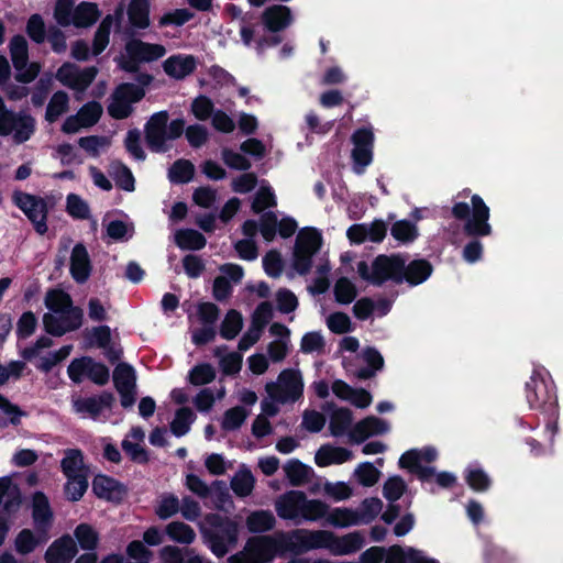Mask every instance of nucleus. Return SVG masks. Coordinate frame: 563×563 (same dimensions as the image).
Segmentation results:
<instances>
[{"mask_svg": "<svg viewBox=\"0 0 563 563\" xmlns=\"http://www.w3.org/2000/svg\"><path fill=\"white\" fill-rule=\"evenodd\" d=\"M330 525L336 528H347L361 523V516L357 510L351 508H334L329 517Z\"/></svg>", "mask_w": 563, "mask_h": 563, "instance_id": "obj_41", "label": "nucleus"}, {"mask_svg": "<svg viewBox=\"0 0 563 563\" xmlns=\"http://www.w3.org/2000/svg\"><path fill=\"white\" fill-rule=\"evenodd\" d=\"M195 18V13L189 9L181 8L163 14L158 21L159 26L175 25L183 26Z\"/></svg>", "mask_w": 563, "mask_h": 563, "instance_id": "obj_60", "label": "nucleus"}, {"mask_svg": "<svg viewBox=\"0 0 563 563\" xmlns=\"http://www.w3.org/2000/svg\"><path fill=\"white\" fill-rule=\"evenodd\" d=\"M113 93L115 97H119L132 104L144 98L145 90L133 82H122L115 87Z\"/></svg>", "mask_w": 563, "mask_h": 563, "instance_id": "obj_58", "label": "nucleus"}, {"mask_svg": "<svg viewBox=\"0 0 563 563\" xmlns=\"http://www.w3.org/2000/svg\"><path fill=\"white\" fill-rule=\"evenodd\" d=\"M374 140V133L369 128H358L353 132L351 136L353 144L351 157L356 174H362L364 168L373 162Z\"/></svg>", "mask_w": 563, "mask_h": 563, "instance_id": "obj_12", "label": "nucleus"}, {"mask_svg": "<svg viewBox=\"0 0 563 563\" xmlns=\"http://www.w3.org/2000/svg\"><path fill=\"white\" fill-rule=\"evenodd\" d=\"M249 412L242 406H235L228 409L222 419V429L227 431H233L239 429L245 421Z\"/></svg>", "mask_w": 563, "mask_h": 563, "instance_id": "obj_57", "label": "nucleus"}, {"mask_svg": "<svg viewBox=\"0 0 563 563\" xmlns=\"http://www.w3.org/2000/svg\"><path fill=\"white\" fill-rule=\"evenodd\" d=\"M278 219L275 212H263L260 218V232L266 242H272L277 233Z\"/></svg>", "mask_w": 563, "mask_h": 563, "instance_id": "obj_64", "label": "nucleus"}, {"mask_svg": "<svg viewBox=\"0 0 563 563\" xmlns=\"http://www.w3.org/2000/svg\"><path fill=\"white\" fill-rule=\"evenodd\" d=\"M196 416L189 407H181L176 410L175 417L170 422V431L175 437H183L190 430Z\"/></svg>", "mask_w": 563, "mask_h": 563, "instance_id": "obj_44", "label": "nucleus"}, {"mask_svg": "<svg viewBox=\"0 0 563 563\" xmlns=\"http://www.w3.org/2000/svg\"><path fill=\"white\" fill-rule=\"evenodd\" d=\"M12 202L32 222L36 233L43 235L47 232L48 206L44 198L15 190L12 195Z\"/></svg>", "mask_w": 563, "mask_h": 563, "instance_id": "obj_7", "label": "nucleus"}, {"mask_svg": "<svg viewBox=\"0 0 563 563\" xmlns=\"http://www.w3.org/2000/svg\"><path fill=\"white\" fill-rule=\"evenodd\" d=\"M84 454L79 449H68L60 461V468L65 476L86 475L84 470Z\"/></svg>", "mask_w": 563, "mask_h": 563, "instance_id": "obj_37", "label": "nucleus"}, {"mask_svg": "<svg viewBox=\"0 0 563 563\" xmlns=\"http://www.w3.org/2000/svg\"><path fill=\"white\" fill-rule=\"evenodd\" d=\"M331 553L334 555H347L357 552L364 545V537L358 531L350 532L342 537L333 533Z\"/></svg>", "mask_w": 563, "mask_h": 563, "instance_id": "obj_29", "label": "nucleus"}, {"mask_svg": "<svg viewBox=\"0 0 563 563\" xmlns=\"http://www.w3.org/2000/svg\"><path fill=\"white\" fill-rule=\"evenodd\" d=\"M333 294L338 303L349 305L356 298L357 289L347 277H340L334 284Z\"/></svg>", "mask_w": 563, "mask_h": 563, "instance_id": "obj_48", "label": "nucleus"}, {"mask_svg": "<svg viewBox=\"0 0 563 563\" xmlns=\"http://www.w3.org/2000/svg\"><path fill=\"white\" fill-rule=\"evenodd\" d=\"M454 219L465 221L463 233L468 238L489 236L493 228L489 224L490 210L479 195L471 197L467 202H455L451 209Z\"/></svg>", "mask_w": 563, "mask_h": 563, "instance_id": "obj_3", "label": "nucleus"}, {"mask_svg": "<svg viewBox=\"0 0 563 563\" xmlns=\"http://www.w3.org/2000/svg\"><path fill=\"white\" fill-rule=\"evenodd\" d=\"M9 49L13 67L16 70L15 80L21 84L32 82L41 71V65L36 62L29 64V46L25 37L14 35L9 43Z\"/></svg>", "mask_w": 563, "mask_h": 563, "instance_id": "obj_9", "label": "nucleus"}, {"mask_svg": "<svg viewBox=\"0 0 563 563\" xmlns=\"http://www.w3.org/2000/svg\"><path fill=\"white\" fill-rule=\"evenodd\" d=\"M325 407L328 409H332L329 423L331 434L336 438L342 437L346 433L352 424V411L345 407L335 408L333 402H327Z\"/></svg>", "mask_w": 563, "mask_h": 563, "instance_id": "obj_30", "label": "nucleus"}, {"mask_svg": "<svg viewBox=\"0 0 563 563\" xmlns=\"http://www.w3.org/2000/svg\"><path fill=\"white\" fill-rule=\"evenodd\" d=\"M389 430V424L375 416H368L354 424L350 431L351 441L362 443L372 435L385 434Z\"/></svg>", "mask_w": 563, "mask_h": 563, "instance_id": "obj_18", "label": "nucleus"}, {"mask_svg": "<svg viewBox=\"0 0 563 563\" xmlns=\"http://www.w3.org/2000/svg\"><path fill=\"white\" fill-rule=\"evenodd\" d=\"M40 543L41 540L34 536L33 531L25 528L15 537L14 548L19 554L26 555L33 552Z\"/></svg>", "mask_w": 563, "mask_h": 563, "instance_id": "obj_53", "label": "nucleus"}, {"mask_svg": "<svg viewBox=\"0 0 563 563\" xmlns=\"http://www.w3.org/2000/svg\"><path fill=\"white\" fill-rule=\"evenodd\" d=\"M197 68V58L194 55H172L163 63L164 71L176 80L185 79Z\"/></svg>", "mask_w": 563, "mask_h": 563, "instance_id": "obj_21", "label": "nucleus"}, {"mask_svg": "<svg viewBox=\"0 0 563 563\" xmlns=\"http://www.w3.org/2000/svg\"><path fill=\"white\" fill-rule=\"evenodd\" d=\"M165 532L168 538L177 543L189 545L196 539L195 530L183 521H172L166 528Z\"/></svg>", "mask_w": 563, "mask_h": 563, "instance_id": "obj_36", "label": "nucleus"}, {"mask_svg": "<svg viewBox=\"0 0 563 563\" xmlns=\"http://www.w3.org/2000/svg\"><path fill=\"white\" fill-rule=\"evenodd\" d=\"M433 266L426 258L412 260L408 264L405 263L404 282L410 286H418L424 283L432 274Z\"/></svg>", "mask_w": 563, "mask_h": 563, "instance_id": "obj_27", "label": "nucleus"}, {"mask_svg": "<svg viewBox=\"0 0 563 563\" xmlns=\"http://www.w3.org/2000/svg\"><path fill=\"white\" fill-rule=\"evenodd\" d=\"M276 525V519L269 510H256L246 518V527L252 533L271 531Z\"/></svg>", "mask_w": 563, "mask_h": 563, "instance_id": "obj_32", "label": "nucleus"}, {"mask_svg": "<svg viewBox=\"0 0 563 563\" xmlns=\"http://www.w3.org/2000/svg\"><path fill=\"white\" fill-rule=\"evenodd\" d=\"M26 34L36 44H42L46 37L45 23L41 14H32L26 23Z\"/></svg>", "mask_w": 563, "mask_h": 563, "instance_id": "obj_63", "label": "nucleus"}, {"mask_svg": "<svg viewBox=\"0 0 563 563\" xmlns=\"http://www.w3.org/2000/svg\"><path fill=\"white\" fill-rule=\"evenodd\" d=\"M85 128H90L98 123L102 115V106L98 101L85 103L77 112Z\"/></svg>", "mask_w": 563, "mask_h": 563, "instance_id": "obj_61", "label": "nucleus"}, {"mask_svg": "<svg viewBox=\"0 0 563 563\" xmlns=\"http://www.w3.org/2000/svg\"><path fill=\"white\" fill-rule=\"evenodd\" d=\"M191 112L199 121H206L216 112L213 101L200 95L192 100Z\"/></svg>", "mask_w": 563, "mask_h": 563, "instance_id": "obj_62", "label": "nucleus"}, {"mask_svg": "<svg viewBox=\"0 0 563 563\" xmlns=\"http://www.w3.org/2000/svg\"><path fill=\"white\" fill-rule=\"evenodd\" d=\"M126 56L117 58L118 67L125 73H137L142 63H151L162 58L166 48L162 44L132 38L125 44Z\"/></svg>", "mask_w": 563, "mask_h": 563, "instance_id": "obj_5", "label": "nucleus"}, {"mask_svg": "<svg viewBox=\"0 0 563 563\" xmlns=\"http://www.w3.org/2000/svg\"><path fill=\"white\" fill-rule=\"evenodd\" d=\"M464 478L467 485L478 493L488 490L492 485L489 476L482 468H467Z\"/></svg>", "mask_w": 563, "mask_h": 563, "instance_id": "obj_52", "label": "nucleus"}, {"mask_svg": "<svg viewBox=\"0 0 563 563\" xmlns=\"http://www.w3.org/2000/svg\"><path fill=\"white\" fill-rule=\"evenodd\" d=\"M112 378L117 390L135 388V371L133 366L128 363H119L114 367Z\"/></svg>", "mask_w": 563, "mask_h": 563, "instance_id": "obj_45", "label": "nucleus"}, {"mask_svg": "<svg viewBox=\"0 0 563 563\" xmlns=\"http://www.w3.org/2000/svg\"><path fill=\"white\" fill-rule=\"evenodd\" d=\"M243 328V318L240 311L230 309L220 324V335L225 340H233Z\"/></svg>", "mask_w": 563, "mask_h": 563, "instance_id": "obj_38", "label": "nucleus"}, {"mask_svg": "<svg viewBox=\"0 0 563 563\" xmlns=\"http://www.w3.org/2000/svg\"><path fill=\"white\" fill-rule=\"evenodd\" d=\"M65 495L70 501H78L82 498L88 489L87 475L66 476Z\"/></svg>", "mask_w": 563, "mask_h": 563, "instance_id": "obj_47", "label": "nucleus"}, {"mask_svg": "<svg viewBox=\"0 0 563 563\" xmlns=\"http://www.w3.org/2000/svg\"><path fill=\"white\" fill-rule=\"evenodd\" d=\"M266 391L277 402H292L299 400L303 394V382L300 371L286 368L278 375L277 383H267Z\"/></svg>", "mask_w": 563, "mask_h": 563, "instance_id": "obj_8", "label": "nucleus"}, {"mask_svg": "<svg viewBox=\"0 0 563 563\" xmlns=\"http://www.w3.org/2000/svg\"><path fill=\"white\" fill-rule=\"evenodd\" d=\"M216 371L209 363H201L194 366L188 374V380L194 386H202L213 382Z\"/></svg>", "mask_w": 563, "mask_h": 563, "instance_id": "obj_50", "label": "nucleus"}, {"mask_svg": "<svg viewBox=\"0 0 563 563\" xmlns=\"http://www.w3.org/2000/svg\"><path fill=\"white\" fill-rule=\"evenodd\" d=\"M159 556L163 563H212L189 547L165 545L161 549Z\"/></svg>", "mask_w": 563, "mask_h": 563, "instance_id": "obj_23", "label": "nucleus"}, {"mask_svg": "<svg viewBox=\"0 0 563 563\" xmlns=\"http://www.w3.org/2000/svg\"><path fill=\"white\" fill-rule=\"evenodd\" d=\"M73 299L70 295L63 289H49L45 296L46 308L54 313H62L71 308Z\"/></svg>", "mask_w": 563, "mask_h": 563, "instance_id": "obj_43", "label": "nucleus"}, {"mask_svg": "<svg viewBox=\"0 0 563 563\" xmlns=\"http://www.w3.org/2000/svg\"><path fill=\"white\" fill-rule=\"evenodd\" d=\"M32 518L37 532L46 534L52 527L54 515L47 496L43 492L33 495Z\"/></svg>", "mask_w": 563, "mask_h": 563, "instance_id": "obj_19", "label": "nucleus"}, {"mask_svg": "<svg viewBox=\"0 0 563 563\" xmlns=\"http://www.w3.org/2000/svg\"><path fill=\"white\" fill-rule=\"evenodd\" d=\"M353 457L352 451L342 446L323 444L316 453L314 462L320 467L343 464Z\"/></svg>", "mask_w": 563, "mask_h": 563, "instance_id": "obj_26", "label": "nucleus"}, {"mask_svg": "<svg viewBox=\"0 0 563 563\" xmlns=\"http://www.w3.org/2000/svg\"><path fill=\"white\" fill-rule=\"evenodd\" d=\"M284 471L292 486H301L309 481L312 468L299 460H290Z\"/></svg>", "mask_w": 563, "mask_h": 563, "instance_id": "obj_35", "label": "nucleus"}, {"mask_svg": "<svg viewBox=\"0 0 563 563\" xmlns=\"http://www.w3.org/2000/svg\"><path fill=\"white\" fill-rule=\"evenodd\" d=\"M151 3L148 0H131L126 14L133 29L145 30L151 25L150 19Z\"/></svg>", "mask_w": 563, "mask_h": 563, "instance_id": "obj_28", "label": "nucleus"}, {"mask_svg": "<svg viewBox=\"0 0 563 563\" xmlns=\"http://www.w3.org/2000/svg\"><path fill=\"white\" fill-rule=\"evenodd\" d=\"M69 98L64 90L53 93L45 112V120L49 123L55 122L63 113L68 110Z\"/></svg>", "mask_w": 563, "mask_h": 563, "instance_id": "obj_42", "label": "nucleus"}, {"mask_svg": "<svg viewBox=\"0 0 563 563\" xmlns=\"http://www.w3.org/2000/svg\"><path fill=\"white\" fill-rule=\"evenodd\" d=\"M372 268H374V286H382L386 282L391 280L396 284L404 283V269H405V255L400 253L396 254H379L372 262Z\"/></svg>", "mask_w": 563, "mask_h": 563, "instance_id": "obj_11", "label": "nucleus"}, {"mask_svg": "<svg viewBox=\"0 0 563 563\" xmlns=\"http://www.w3.org/2000/svg\"><path fill=\"white\" fill-rule=\"evenodd\" d=\"M69 269L70 275L76 283L84 284L88 280L92 271V265L88 251L82 243H77L73 247Z\"/></svg>", "mask_w": 563, "mask_h": 563, "instance_id": "obj_20", "label": "nucleus"}, {"mask_svg": "<svg viewBox=\"0 0 563 563\" xmlns=\"http://www.w3.org/2000/svg\"><path fill=\"white\" fill-rule=\"evenodd\" d=\"M207 522L212 529L202 531L205 543L217 558L225 556L229 548L238 541V523L218 514L209 515Z\"/></svg>", "mask_w": 563, "mask_h": 563, "instance_id": "obj_4", "label": "nucleus"}, {"mask_svg": "<svg viewBox=\"0 0 563 563\" xmlns=\"http://www.w3.org/2000/svg\"><path fill=\"white\" fill-rule=\"evenodd\" d=\"M175 240L177 246L181 250L200 251L207 244L205 235L194 229H181L177 231Z\"/></svg>", "mask_w": 563, "mask_h": 563, "instance_id": "obj_33", "label": "nucleus"}, {"mask_svg": "<svg viewBox=\"0 0 563 563\" xmlns=\"http://www.w3.org/2000/svg\"><path fill=\"white\" fill-rule=\"evenodd\" d=\"M306 494L301 490H289L276 501L275 508L282 519H295L301 517Z\"/></svg>", "mask_w": 563, "mask_h": 563, "instance_id": "obj_22", "label": "nucleus"}, {"mask_svg": "<svg viewBox=\"0 0 563 563\" xmlns=\"http://www.w3.org/2000/svg\"><path fill=\"white\" fill-rule=\"evenodd\" d=\"M186 122L183 118L169 122L166 110L153 113L144 124V139L153 153H166L170 150L168 141L179 139L185 131Z\"/></svg>", "mask_w": 563, "mask_h": 563, "instance_id": "obj_2", "label": "nucleus"}, {"mask_svg": "<svg viewBox=\"0 0 563 563\" xmlns=\"http://www.w3.org/2000/svg\"><path fill=\"white\" fill-rule=\"evenodd\" d=\"M246 552L251 553L263 563L273 559L278 550V542L271 536L251 537L244 547Z\"/></svg>", "mask_w": 563, "mask_h": 563, "instance_id": "obj_25", "label": "nucleus"}, {"mask_svg": "<svg viewBox=\"0 0 563 563\" xmlns=\"http://www.w3.org/2000/svg\"><path fill=\"white\" fill-rule=\"evenodd\" d=\"M390 234L404 244L413 242L419 235L417 225L409 220H399L393 223Z\"/></svg>", "mask_w": 563, "mask_h": 563, "instance_id": "obj_46", "label": "nucleus"}, {"mask_svg": "<svg viewBox=\"0 0 563 563\" xmlns=\"http://www.w3.org/2000/svg\"><path fill=\"white\" fill-rule=\"evenodd\" d=\"M112 26V16L107 15L98 26L93 41H92V54L95 56L101 54L109 44L110 32Z\"/></svg>", "mask_w": 563, "mask_h": 563, "instance_id": "obj_49", "label": "nucleus"}, {"mask_svg": "<svg viewBox=\"0 0 563 563\" xmlns=\"http://www.w3.org/2000/svg\"><path fill=\"white\" fill-rule=\"evenodd\" d=\"M262 20L268 31L277 33L285 30L291 23L292 15L288 7L274 4L264 10Z\"/></svg>", "mask_w": 563, "mask_h": 563, "instance_id": "obj_24", "label": "nucleus"}, {"mask_svg": "<svg viewBox=\"0 0 563 563\" xmlns=\"http://www.w3.org/2000/svg\"><path fill=\"white\" fill-rule=\"evenodd\" d=\"M115 397L111 391L103 390L99 395L73 399L71 406L76 413L97 420L103 410H112Z\"/></svg>", "mask_w": 563, "mask_h": 563, "instance_id": "obj_14", "label": "nucleus"}, {"mask_svg": "<svg viewBox=\"0 0 563 563\" xmlns=\"http://www.w3.org/2000/svg\"><path fill=\"white\" fill-rule=\"evenodd\" d=\"M195 176V165L186 158L173 163L168 170V178L173 184H188Z\"/></svg>", "mask_w": 563, "mask_h": 563, "instance_id": "obj_34", "label": "nucleus"}, {"mask_svg": "<svg viewBox=\"0 0 563 563\" xmlns=\"http://www.w3.org/2000/svg\"><path fill=\"white\" fill-rule=\"evenodd\" d=\"M329 506L319 499H308L302 505L301 517L307 521H317L327 516Z\"/></svg>", "mask_w": 563, "mask_h": 563, "instance_id": "obj_54", "label": "nucleus"}, {"mask_svg": "<svg viewBox=\"0 0 563 563\" xmlns=\"http://www.w3.org/2000/svg\"><path fill=\"white\" fill-rule=\"evenodd\" d=\"M9 123L0 124V135L8 136L13 133V141L22 144L31 139L35 132V119L27 113L14 112Z\"/></svg>", "mask_w": 563, "mask_h": 563, "instance_id": "obj_15", "label": "nucleus"}, {"mask_svg": "<svg viewBox=\"0 0 563 563\" xmlns=\"http://www.w3.org/2000/svg\"><path fill=\"white\" fill-rule=\"evenodd\" d=\"M354 475L362 486L372 487L378 482L380 477V471L377 470L371 462H363L358 464Z\"/></svg>", "mask_w": 563, "mask_h": 563, "instance_id": "obj_56", "label": "nucleus"}, {"mask_svg": "<svg viewBox=\"0 0 563 563\" xmlns=\"http://www.w3.org/2000/svg\"><path fill=\"white\" fill-rule=\"evenodd\" d=\"M296 543L288 545V550L295 554H302L310 550L332 548L333 532L327 530H296L294 532Z\"/></svg>", "mask_w": 563, "mask_h": 563, "instance_id": "obj_13", "label": "nucleus"}, {"mask_svg": "<svg viewBox=\"0 0 563 563\" xmlns=\"http://www.w3.org/2000/svg\"><path fill=\"white\" fill-rule=\"evenodd\" d=\"M67 374L75 384H80L87 377L93 384L104 386L110 379L109 367L91 356L74 358L67 367Z\"/></svg>", "mask_w": 563, "mask_h": 563, "instance_id": "obj_10", "label": "nucleus"}, {"mask_svg": "<svg viewBox=\"0 0 563 563\" xmlns=\"http://www.w3.org/2000/svg\"><path fill=\"white\" fill-rule=\"evenodd\" d=\"M92 492L100 499L121 503L126 493V488L115 478L98 474L92 479Z\"/></svg>", "mask_w": 563, "mask_h": 563, "instance_id": "obj_17", "label": "nucleus"}, {"mask_svg": "<svg viewBox=\"0 0 563 563\" xmlns=\"http://www.w3.org/2000/svg\"><path fill=\"white\" fill-rule=\"evenodd\" d=\"M526 399L532 410L540 411L545 419V429L553 438L558 432L560 408L556 387L552 378L543 375L539 369H533L526 383Z\"/></svg>", "mask_w": 563, "mask_h": 563, "instance_id": "obj_1", "label": "nucleus"}, {"mask_svg": "<svg viewBox=\"0 0 563 563\" xmlns=\"http://www.w3.org/2000/svg\"><path fill=\"white\" fill-rule=\"evenodd\" d=\"M77 553L76 541L69 534H64L49 544L44 553V561L45 563H70Z\"/></svg>", "mask_w": 563, "mask_h": 563, "instance_id": "obj_16", "label": "nucleus"}, {"mask_svg": "<svg viewBox=\"0 0 563 563\" xmlns=\"http://www.w3.org/2000/svg\"><path fill=\"white\" fill-rule=\"evenodd\" d=\"M322 245V236L318 229L306 228L299 232L296 239L292 266L299 275H306L312 266V257Z\"/></svg>", "mask_w": 563, "mask_h": 563, "instance_id": "obj_6", "label": "nucleus"}, {"mask_svg": "<svg viewBox=\"0 0 563 563\" xmlns=\"http://www.w3.org/2000/svg\"><path fill=\"white\" fill-rule=\"evenodd\" d=\"M67 213L78 220H85L90 217L88 203L76 194H69L66 198Z\"/></svg>", "mask_w": 563, "mask_h": 563, "instance_id": "obj_55", "label": "nucleus"}, {"mask_svg": "<svg viewBox=\"0 0 563 563\" xmlns=\"http://www.w3.org/2000/svg\"><path fill=\"white\" fill-rule=\"evenodd\" d=\"M255 485V478L249 468H241L231 479L233 493L241 498L252 494Z\"/></svg>", "mask_w": 563, "mask_h": 563, "instance_id": "obj_40", "label": "nucleus"}, {"mask_svg": "<svg viewBox=\"0 0 563 563\" xmlns=\"http://www.w3.org/2000/svg\"><path fill=\"white\" fill-rule=\"evenodd\" d=\"M100 18L98 5L93 2L79 3L73 14V23L76 27H89Z\"/></svg>", "mask_w": 563, "mask_h": 563, "instance_id": "obj_31", "label": "nucleus"}, {"mask_svg": "<svg viewBox=\"0 0 563 563\" xmlns=\"http://www.w3.org/2000/svg\"><path fill=\"white\" fill-rule=\"evenodd\" d=\"M74 537L76 543L85 551L92 552L98 547L99 534L88 523H79L74 530Z\"/></svg>", "mask_w": 563, "mask_h": 563, "instance_id": "obj_39", "label": "nucleus"}, {"mask_svg": "<svg viewBox=\"0 0 563 563\" xmlns=\"http://www.w3.org/2000/svg\"><path fill=\"white\" fill-rule=\"evenodd\" d=\"M407 484L402 477L395 475L389 477L383 486V496L389 503H396L405 494Z\"/></svg>", "mask_w": 563, "mask_h": 563, "instance_id": "obj_59", "label": "nucleus"}, {"mask_svg": "<svg viewBox=\"0 0 563 563\" xmlns=\"http://www.w3.org/2000/svg\"><path fill=\"white\" fill-rule=\"evenodd\" d=\"M113 179L115 181L117 187L124 191H134L135 189V178L131 172V169L123 164L122 162H118L113 164Z\"/></svg>", "mask_w": 563, "mask_h": 563, "instance_id": "obj_51", "label": "nucleus"}]
</instances>
